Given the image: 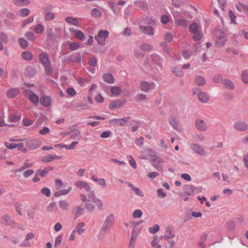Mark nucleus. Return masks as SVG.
<instances>
[{"label":"nucleus","mask_w":248,"mask_h":248,"mask_svg":"<svg viewBox=\"0 0 248 248\" xmlns=\"http://www.w3.org/2000/svg\"><path fill=\"white\" fill-rule=\"evenodd\" d=\"M169 123L174 128L176 129L178 126V122L175 118L171 117L169 119Z\"/></svg>","instance_id":"obj_44"},{"label":"nucleus","mask_w":248,"mask_h":248,"mask_svg":"<svg viewBox=\"0 0 248 248\" xmlns=\"http://www.w3.org/2000/svg\"><path fill=\"white\" fill-rule=\"evenodd\" d=\"M140 48L144 51H149L152 49V46L149 44H143L140 45Z\"/></svg>","instance_id":"obj_53"},{"label":"nucleus","mask_w":248,"mask_h":248,"mask_svg":"<svg viewBox=\"0 0 248 248\" xmlns=\"http://www.w3.org/2000/svg\"><path fill=\"white\" fill-rule=\"evenodd\" d=\"M44 66L45 68V73L46 75H49L52 73L53 69L50 66V65H47Z\"/></svg>","instance_id":"obj_58"},{"label":"nucleus","mask_w":248,"mask_h":248,"mask_svg":"<svg viewBox=\"0 0 248 248\" xmlns=\"http://www.w3.org/2000/svg\"><path fill=\"white\" fill-rule=\"evenodd\" d=\"M62 157L59 155H57L53 154H48L43 156L41 160L44 163H47L50 162L54 159H61Z\"/></svg>","instance_id":"obj_18"},{"label":"nucleus","mask_w":248,"mask_h":248,"mask_svg":"<svg viewBox=\"0 0 248 248\" xmlns=\"http://www.w3.org/2000/svg\"><path fill=\"white\" fill-rule=\"evenodd\" d=\"M34 170L32 169H29L26 171H25L23 173V176L25 178H28V177L34 173Z\"/></svg>","instance_id":"obj_63"},{"label":"nucleus","mask_w":248,"mask_h":248,"mask_svg":"<svg viewBox=\"0 0 248 248\" xmlns=\"http://www.w3.org/2000/svg\"><path fill=\"white\" fill-rule=\"evenodd\" d=\"M44 26L42 24H39L36 26L34 31L36 33H42L44 31Z\"/></svg>","instance_id":"obj_49"},{"label":"nucleus","mask_w":248,"mask_h":248,"mask_svg":"<svg viewBox=\"0 0 248 248\" xmlns=\"http://www.w3.org/2000/svg\"><path fill=\"white\" fill-rule=\"evenodd\" d=\"M191 150L196 154L201 155H205L207 152L202 145L197 143H192L190 145Z\"/></svg>","instance_id":"obj_9"},{"label":"nucleus","mask_w":248,"mask_h":248,"mask_svg":"<svg viewBox=\"0 0 248 248\" xmlns=\"http://www.w3.org/2000/svg\"><path fill=\"white\" fill-rule=\"evenodd\" d=\"M39 60L43 66L50 65V61L49 59L48 55L45 52H42L40 54Z\"/></svg>","instance_id":"obj_16"},{"label":"nucleus","mask_w":248,"mask_h":248,"mask_svg":"<svg viewBox=\"0 0 248 248\" xmlns=\"http://www.w3.org/2000/svg\"><path fill=\"white\" fill-rule=\"evenodd\" d=\"M80 44L78 42L71 43L69 45V48L72 50H75L80 48Z\"/></svg>","instance_id":"obj_52"},{"label":"nucleus","mask_w":248,"mask_h":248,"mask_svg":"<svg viewBox=\"0 0 248 248\" xmlns=\"http://www.w3.org/2000/svg\"><path fill=\"white\" fill-rule=\"evenodd\" d=\"M94 202L99 210L102 211L103 210V203L100 200L96 199L94 201Z\"/></svg>","instance_id":"obj_55"},{"label":"nucleus","mask_w":248,"mask_h":248,"mask_svg":"<svg viewBox=\"0 0 248 248\" xmlns=\"http://www.w3.org/2000/svg\"><path fill=\"white\" fill-rule=\"evenodd\" d=\"M173 37V35L172 33L167 32L165 34L164 39L168 42H170L172 40Z\"/></svg>","instance_id":"obj_48"},{"label":"nucleus","mask_w":248,"mask_h":248,"mask_svg":"<svg viewBox=\"0 0 248 248\" xmlns=\"http://www.w3.org/2000/svg\"><path fill=\"white\" fill-rule=\"evenodd\" d=\"M125 101L124 100H116L112 101L110 103L109 107V108L112 110L117 109L122 106H123L125 103Z\"/></svg>","instance_id":"obj_15"},{"label":"nucleus","mask_w":248,"mask_h":248,"mask_svg":"<svg viewBox=\"0 0 248 248\" xmlns=\"http://www.w3.org/2000/svg\"><path fill=\"white\" fill-rule=\"evenodd\" d=\"M140 232V230L134 228L131 233L130 245H133Z\"/></svg>","instance_id":"obj_25"},{"label":"nucleus","mask_w":248,"mask_h":248,"mask_svg":"<svg viewBox=\"0 0 248 248\" xmlns=\"http://www.w3.org/2000/svg\"><path fill=\"white\" fill-rule=\"evenodd\" d=\"M54 168L51 166L48 167L43 170L39 169L37 170L36 174H38L41 177L45 176L49 171L53 170Z\"/></svg>","instance_id":"obj_24"},{"label":"nucleus","mask_w":248,"mask_h":248,"mask_svg":"<svg viewBox=\"0 0 248 248\" xmlns=\"http://www.w3.org/2000/svg\"><path fill=\"white\" fill-rule=\"evenodd\" d=\"M132 119L129 117L123 118H115L111 120L112 124L117 126H128L131 124Z\"/></svg>","instance_id":"obj_2"},{"label":"nucleus","mask_w":248,"mask_h":248,"mask_svg":"<svg viewBox=\"0 0 248 248\" xmlns=\"http://www.w3.org/2000/svg\"><path fill=\"white\" fill-rule=\"evenodd\" d=\"M199 89L197 88H194L193 90V92L194 94L197 93V96L199 100L203 103H206L209 100L210 96L206 92H199Z\"/></svg>","instance_id":"obj_7"},{"label":"nucleus","mask_w":248,"mask_h":248,"mask_svg":"<svg viewBox=\"0 0 248 248\" xmlns=\"http://www.w3.org/2000/svg\"><path fill=\"white\" fill-rule=\"evenodd\" d=\"M151 245L154 248H161V246L158 244V240L157 238H155L151 242Z\"/></svg>","instance_id":"obj_60"},{"label":"nucleus","mask_w":248,"mask_h":248,"mask_svg":"<svg viewBox=\"0 0 248 248\" xmlns=\"http://www.w3.org/2000/svg\"><path fill=\"white\" fill-rule=\"evenodd\" d=\"M34 234L33 232H29L27 234L25 241L22 243V246L25 247L30 246V243L28 242L29 240L32 239L34 237Z\"/></svg>","instance_id":"obj_30"},{"label":"nucleus","mask_w":248,"mask_h":248,"mask_svg":"<svg viewBox=\"0 0 248 248\" xmlns=\"http://www.w3.org/2000/svg\"><path fill=\"white\" fill-rule=\"evenodd\" d=\"M22 57L23 59L30 61L32 59L33 56L32 54L29 51H24L22 53Z\"/></svg>","instance_id":"obj_41"},{"label":"nucleus","mask_w":248,"mask_h":248,"mask_svg":"<svg viewBox=\"0 0 248 248\" xmlns=\"http://www.w3.org/2000/svg\"><path fill=\"white\" fill-rule=\"evenodd\" d=\"M23 94L34 104H38L39 99L38 95L33 93L32 91L28 89H24L23 91Z\"/></svg>","instance_id":"obj_6"},{"label":"nucleus","mask_w":248,"mask_h":248,"mask_svg":"<svg viewBox=\"0 0 248 248\" xmlns=\"http://www.w3.org/2000/svg\"><path fill=\"white\" fill-rule=\"evenodd\" d=\"M164 163L163 159L158 156H155L152 159V164L156 169L162 170V164Z\"/></svg>","instance_id":"obj_13"},{"label":"nucleus","mask_w":248,"mask_h":248,"mask_svg":"<svg viewBox=\"0 0 248 248\" xmlns=\"http://www.w3.org/2000/svg\"><path fill=\"white\" fill-rule=\"evenodd\" d=\"M19 92V89L18 88H11L7 91L6 95L9 98H13L16 96Z\"/></svg>","instance_id":"obj_22"},{"label":"nucleus","mask_w":248,"mask_h":248,"mask_svg":"<svg viewBox=\"0 0 248 248\" xmlns=\"http://www.w3.org/2000/svg\"><path fill=\"white\" fill-rule=\"evenodd\" d=\"M50 132V129L47 127H44L43 129H41L39 133L41 135H45Z\"/></svg>","instance_id":"obj_62"},{"label":"nucleus","mask_w":248,"mask_h":248,"mask_svg":"<svg viewBox=\"0 0 248 248\" xmlns=\"http://www.w3.org/2000/svg\"><path fill=\"white\" fill-rule=\"evenodd\" d=\"M198 192V188L191 185H187L185 188V193L188 195H192Z\"/></svg>","instance_id":"obj_20"},{"label":"nucleus","mask_w":248,"mask_h":248,"mask_svg":"<svg viewBox=\"0 0 248 248\" xmlns=\"http://www.w3.org/2000/svg\"><path fill=\"white\" fill-rule=\"evenodd\" d=\"M70 137L72 139H79L80 136V132L78 130H75L70 132Z\"/></svg>","instance_id":"obj_45"},{"label":"nucleus","mask_w":248,"mask_h":248,"mask_svg":"<svg viewBox=\"0 0 248 248\" xmlns=\"http://www.w3.org/2000/svg\"><path fill=\"white\" fill-rule=\"evenodd\" d=\"M193 39L196 41H199L201 40L202 37V33L200 31L196 32L195 33H193Z\"/></svg>","instance_id":"obj_50"},{"label":"nucleus","mask_w":248,"mask_h":248,"mask_svg":"<svg viewBox=\"0 0 248 248\" xmlns=\"http://www.w3.org/2000/svg\"><path fill=\"white\" fill-rule=\"evenodd\" d=\"M0 222L5 225H13L15 222L11 217L7 215H4L1 218Z\"/></svg>","instance_id":"obj_19"},{"label":"nucleus","mask_w":248,"mask_h":248,"mask_svg":"<svg viewBox=\"0 0 248 248\" xmlns=\"http://www.w3.org/2000/svg\"><path fill=\"white\" fill-rule=\"evenodd\" d=\"M233 126L235 130L239 132H245L248 129V124L241 120L234 122Z\"/></svg>","instance_id":"obj_5"},{"label":"nucleus","mask_w":248,"mask_h":248,"mask_svg":"<svg viewBox=\"0 0 248 248\" xmlns=\"http://www.w3.org/2000/svg\"><path fill=\"white\" fill-rule=\"evenodd\" d=\"M229 17L231 19V23H232L234 24H236V21L235 19H236V16L232 11H230V12H229Z\"/></svg>","instance_id":"obj_59"},{"label":"nucleus","mask_w":248,"mask_h":248,"mask_svg":"<svg viewBox=\"0 0 248 248\" xmlns=\"http://www.w3.org/2000/svg\"><path fill=\"white\" fill-rule=\"evenodd\" d=\"M26 37L30 40H34L36 38V36L32 32L28 31L25 34Z\"/></svg>","instance_id":"obj_56"},{"label":"nucleus","mask_w":248,"mask_h":248,"mask_svg":"<svg viewBox=\"0 0 248 248\" xmlns=\"http://www.w3.org/2000/svg\"><path fill=\"white\" fill-rule=\"evenodd\" d=\"M85 226V223L83 222H81L77 225L76 228L74 230H75L76 232H77L79 235H81L84 232L85 229L84 227Z\"/></svg>","instance_id":"obj_27"},{"label":"nucleus","mask_w":248,"mask_h":248,"mask_svg":"<svg viewBox=\"0 0 248 248\" xmlns=\"http://www.w3.org/2000/svg\"><path fill=\"white\" fill-rule=\"evenodd\" d=\"M170 16L169 15H163L161 17V22L163 24H166L170 21Z\"/></svg>","instance_id":"obj_54"},{"label":"nucleus","mask_w":248,"mask_h":248,"mask_svg":"<svg viewBox=\"0 0 248 248\" xmlns=\"http://www.w3.org/2000/svg\"><path fill=\"white\" fill-rule=\"evenodd\" d=\"M59 207L63 211H67L68 209L69 204L67 201L61 200L59 202Z\"/></svg>","instance_id":"obj_35"},{"label":"nucleus","mask_w":248,"mask_h":248,"mask_svg":"<svg viewBox=\"0 0 248 248\" xmlns=\"http://www.w3.org/2000/svg\"><path fill=\"white\" fill-rule=\"evenodd\" d=\"M82 212L83 209L81 207L78 206L76 207L74 211L75 218H77L80 217L82 215Z\"/></svg>","instance_id":"obj_43"},{"label":"nucleus","mask_w":248,"mask_h":248,"mask_svg":"<svg viewBox=\"0 0 248 248\" xmlns=\"http://www.w3.org/2000/svg\"><path fill=\"white\" fill-rule=\"evenodd\" d=\"M104 80L108 83H113L114 82V78L113 76L109 73H105L103 75Z\"/></svg>","instance_id":"obj_28"},{"label":"nucleus","mask_w":248,"mask_h":248,"mask_svg":"<svg viewBox=\"0 0 248 248\" xmlns=\"http://www.w3.org/2000/svg\"><path fill=\"white\" fill-rule=\"evenodd\" d=\"M163 237L164 239L167 240L169 239L173 238L175 237V234L171 227L168 226L166 228V234Z\"/></svg>","instance_id":"obj_21"},{"label":"nucleus","mask_w":248,"mask_h":248,"mask_svg":"<svg viewBox=\"0 0 248 248\" xmlns=\"http://www.w3.org/2000/svg\"><path fill=\"white\" fill-rule=\"evenodd\" d=\"M196 128L201 131H205L208 129V126L205 121L202 119H197L195 121Z\"/></svg>","instance_id":"obj_14"},{"label":"nucleus","mask_w":248,"mask_h":248,"mask_svg":"<svg viewBox=\"0 0 248 248\" xmlns=\"http://www.w3.org/2000/svg\"><path fill=\"white\" fill-rule=\"evenodd\" d=\"M65 21L68 24H72V25H75V26H77L79 23V21L77 18L72 17L71 16L67 17L65 18Z\"/></svg>","instance_id":"obj_34"},{"label":"nucleus","mask_w":248,"mask_h":248,"mask_svg":"<svg viewBox=\"0 0 248 248\" xmlns=\"http://www.w3.org/2000/svg\"><path fill=\"white\" fill-rule=\"evenodd\" d=\"M108 32L106 30H100L95 37L97 43L100 45H104L106 39L108 36Z\"/></svg>","instance_id":"obj_3"},{"label":"nucleus","mask_w":248,"mask_h":248,"mask_svg":"<svg viewBox=\"0 0 248 248\" xmlns=\"http://www.w3.org/2000/svg\"><path fill=\"white\" fill-rule=\"evenodd\" d=\"M226 41V35L222 32H219L216 39V45L218 46H222Z\"/></svg>","instance_id":"obj_17"},{"label":"nucleus","mask_w":248,"mask_h":248,"mask_svg":"<svg viewBox=\"0 0 248 248\" xmlns=\"http://www.w3.org/2000/svg\"><path fill=\"white\" fill-rule=\"evenodd\" d=\"M195 83L198 86H203L205 84V79L202 76H198L195 78Z\"/></svg>","instance_id":"obj_32"},{"label":"nucleus","mask_w":248,"mask_h":248,"mask_svg":"<svg viewBox=\"0 0 248 248\" xmlns=\"http://www.w3.org/2000/svg\"><path fill=\"white\" fill-rule=\"evenodd\" d=\"M241 80L245 84H248V71L243 70L241 75Z\"/></svg>","instance_id":"obj_39"},{"label":"nucleus","mask_w":248,"mask_h":248,"mask_svg":"<svg viewBox=\"0 0 248 248\" xmlns=\"http://www.w3.org/2000/svg\"><path fill=\"white\" fill-rule=\"evenodd\" d=\"M223 85L227 89L232 90L234 86L233 82L229 79H225L223 81Z\"/></svg>","instance_id":"obj_33"},{"label":"nucleus","mask_w":248,"mask_h":248,"mask_svg":"<svg viewBox=\"0 0 248 248\" xmlns=\"http://www.w3.org/2000/svg\"><path fill=\"white\" fill-rule=\"evenodd\" d=\"M142 211L140 209L134 211L132 214V217L134 218H139L142 215Z\"/></svg>","instance_id":"obj_46"},{"label":"nucleus","mask_w":248,"mask_h":248,"mask_svg":"<svg viewBox=\"0 0 248 248\" xmlns=\"http://www.w3.org/2000/svg\"><path fill=\"white\" fill-rule=\"evenodd\" d=\"M40 103L45 107H49L51 104V98L48 96H43L40 99Z\"/></svg>","instance_id":"obj_26"},{"label":"nucleus","mask_w":248,"mask_h":248,"mask_svg":"<svg viewBox=\"0 0 248 248\" xmlns=\"http://www.w3.org/2000/svg\"><path fill=\"white\" fill-rule=\"evenodd\" d=\"M173 17L175 19V23L180 26L186 27L187 25V20L185 19H179L180 14L177 12H173Z\"/></svg>","instance_id":"obj_12"},{"label":"nucleus","mask_w":248,"mask_h":248,"mask_svg":"<svg viewBox=\"0 0 248 248\" xmlns=\"http://www.w3.org/2000/svg\"><path fill=\"white\" fill-rule=\"evenodd\" d=\"M19 43L20 46L23 49L26 48L28 46L27 41L22 38L19 39Z\"/></svg>","instance_id":"obj_51"},{"label":"nucleus","mask_w":248,"mask_h":248,"mask_svg":"<svg viewBox=\"0 0 248 248\" xmlns=\"http://www.w3.org/2000/svg\"><path fill=\"white\" fill-rule=\"evenodd\" d=\"M54 17V14L52 13H46L45 16V18L46 20H52Z\"/></svg>","instance_id":"obj_64"},{"label":"nucleus","mask_w":248,"mask_h":248,"mask_svg":"<svg viewBox=\"0 0 248 248\" xmlns=\"http://www.w3.org/2000/svg\"><path fill=\"white\" fill-rule=\"evenodd\" d=\"M56 188L58 191H56L54 193V195L56 197H60L62 195H65L67 194L72 189L71 186H68L66 189H62L63 186L62 182L58 179H56L55 180Z\"/></svg>","instance_id":"obj_1"},{"label":"nucleus","mask_w":248,"mask_h":248,"mask_svg":"<svg viewBox=\"0 0 248 248\" xmlns=\"http://www.w3.org/2000/svg\"><path fill=\"white\" fill-rule=\"evenodd\" d=\"M111 94L113 95H118L122 92L121 88L117 86H113L110 89Z\"/></svg>","instance_id":"obj_36"},{"label":"nucleus","mask_w":248,"mask_h":248,"mask_svg":"<svg viewBox=\"0 0 248 248\" xmlns=\"http://www.w3.org/2000/svg\"><path fill=\"white\" fill-rule=\"evenodd\" d=\"M128 186L135 192L136 195L140 197L144 196L143 193L140 190L139 188L135 186L131 183H128Z\"/></svg>","instance_id":"obj_31"},{"label":"nucleus","mask_w":248,"mask_h":248,"mask_svg":"<svg viewBox=\"0 0 248 248\" xmlns=\"http://www.w3.org/2000/svg\"><path fill=\"white\" fill-rule=\"evenodd\" d=\"M235 7L239 12H243L248 14V6L245 5L241 3H239L235 5Z\"/></svg>","instance_id":"obj_29"},{"label":"nucleus","mask_w":248,"mask_h":248,"mask_svg":"<svg viewBox=\"0 0 248 248\" xmlns=\"http://www.w3.org/2000/svg\"><path fill=\"white\" fill-rule=\"evenodd\" d=\"M189 31L192 33L199 31H200L199 26L197 23H193L189 26Z\"/></svg>","instance_id":"obj_40"},{"label":"nucleus","mask_w":248,"mask_h":248,"mask_svg":"<svg viewBox=\"0 0 248 248\" xmlns=\"http://www.w3.org/2000/svg\"><path fill=\"white\" fill-rule=\"evenodd\" d=\"M155 84L153 82H148L146 81H141L139 88L141 91L148 92L155 88Z\"/></svg>","instance_id":"obj_8"},{"label":"nucleus","mask_w":248,"mask_h":248,"mask_svg":"<svg viewBox=\"0 0 248 248\" xmlns=\"http://www.w3.org/2000/svg\"><path fill=\"white\" fill-rule=\"evenodd\" d=\"M30 11L27 8H23L21 9L18 13V15L21 17H25L30 14Z\"/></svg>","instance_id":"obj_42"},{"label":"nucleus","mask_w":248,"mask_h":248,"mask_svg":"<svg viewBox=\"0 0 248 248\" xmlns=\"http://www.w3.org/2000/svg\"><path fill=\"white\" fill-rule=\"evenodd\" d=\"M41 193L45 195L47 197H50L51 195V192L50 189L46 187L43 188L41 189Z\"/></svg>","instance_id":"obj_61"},{"label":"nucleus","mask_w":248,"mask_h":248,"mask_svg":"<svg viewBox=\"0 0 248 248\" xmlns=\"http://www.w3.org/2000/svg\"><path fill=\"white\" fill-rule=\"evenodd\" d=\"M28 150H34L39 148L41 144V141L38 139H32L27 140L25 143Z\"/></svg>","instance_id":"obj_4"},{"label":"nucleus","mask_w":248,"mask_h":248,"mask_svg":"<svg viewBox=\"0 0 248 248\" xmlns=\"http://www.w3.org/2000/svg\"><path fill=\"white\" fill-rule=\"evenodd\" d=\"M114 221V216L112 214H109L106 218L103 224V228L109 230L113 225Z\"/></svg>","instance_id":"obj_11"},{"label":"nucleus","mask_w":248,"mask_h":248,"mask_svg":"<svg viewBox=\"0 0 248 248\" xmlns=\"http://www.w3.org/2000/svg\"><path fill=\"white\" fill-rule=\"evenodd\" d=\"M160 229V227L157 224L155 225L153 227L150 228L149 229V231L150 232L152 233H155L157 232Z\"/></svg>","instance_id":"obj_57"},{"label":"nucleus","mask_w":248,"mask_h":248,"mask_svg":"<svg viewBox=\"0 0 248 248\" xmlns=\"http://www.w3.org/2000/svg\"><path fill=\"white\" fill-rule=\"evenodd\" d=\"M75 36L76 38L82 40L84 37V33L80 31L74 30Z\"/></svg>","instance_id":"obj_47"},{"label":"nucleus","mask_w":248,"mask_h":248,"mask_svg":"<svg viewBox=\"0 0 248 248\" xmlns=\"http://www.w3.org/2000/svg\"><path fill=\"white\" fill-rule=\"evenodd\" d=\"M5 145L7 148L10 149H14L17 148L18 150L20 151L23 153H25L27 151V148L24 147L23 142L16 144L14 143L6 142L5 143Z\"/></svg>","instance_id":"obj_10"},{"label":"nucleus","mask_w":248,"mask_h":248,"mask_svg":"<svg viewBox=\"0 0 248 248\" xmlns=\"http://www.w3.org/2000/svg\"><path fill=\"white\" fill-rule=\"evenodd\" d=\"M14 3L17 6H23L28 5L30 1L29 0H14Z\"/></svg>","instance_id":"obj_38"},{"label":"nucleus","mask_w":248,"mask_h":248,"mask_svg":"<svg viewBox=\"0 0 248 248\" xmlns=\"http://www.w3.org/2000/svg\"><path fill=\"white\" fill-rule=\"evenodd\" d=\"M140 30L141 31H142L144 34L147 35H153V28L151 26H140Z\"/></svg>","instance_id":"obj_23"},{"label":"nucleus","mask_w":248,"mask_h":248,"mask_svg":"<svg viewBox=\"0 0 248 248\" xmlns=\"http://www.w3.org/2000/svg\"><path fill=\"white\" fill-rule=\"evenodd\" d=\"M75 185L80 188L84 187L87 191L91 189V188L87 185V184L86 182L78 181L76 183Z\"/></svg>","instance_id":"obj_37"}]
</instances>
